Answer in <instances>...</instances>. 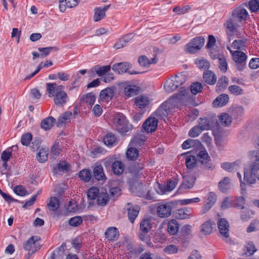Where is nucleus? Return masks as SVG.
I'll use <instances>...</instances> for the list:
<instances>
[{"mask_svg": "<svg viewBox=\"0 0 259 259\" xmlns=\"http://www.w3.org/2000/svg\"><path fill=\"white\" fill-rule=\"evenodd\" d=\"M46 89L49 97H54V102L58 106H63L68 100L67 94L64 91V87L56 83H47Z\"/></svg>", "mask_w": 259, "mask_h": 259, "instance_id": "obj_1", "label": "nucleus"}, {"mask_svg": "<svg viewBox=\"0 0 259 259\" xmlns=\"http://www.w3.org/2000/svg\"><path fill=\"white\" fill-rule=\"evenodd\" d=\"M186 81L185 74L179 73L168 78L164 84V88L166 92L171 93L176 90Z\"/></svg>", "mask_w": 259, "mask_h": 259, "instance_id": "obj_2", "label": "nucleus"}, {"mask_svg": "<svg viewBox=\"0 0 259 259\" xmlns=\"http://www.w3.org/2000/svg\"><path fill=\"white\" fill-rule=\"evenodd\" d=\"M113 123L116 130L122 135H126L131 130V125H128L127 121L123 114L118 113L114 115Z\"/></svg>", "mask_w": 259, "mask_h": 259, "instance_id": "obj_3", "label": "nucleus"}, {"mask_svg": "<svg viewBox=\"0 0 259 259\" xmlns=\"http://www.w3.org/2000/svg\"><path fill=\"white\" fill-rule=\"evenodd\" d=\"M204 42L205 39L202 36L196 37L186 45L185 51L190 54L195 53L201 49Z\"/></svg>", "mask_w": 259, "mask_h": 259, "instance_id": "obj_4", "label": "nucleus"}, {"mask_svg": "<svg viewBox=\"0 0 259 259\" xmlns=\"http://www.w3.org/2000/svg\"><path fill=\"white\" fill-rule=\"evenodd\" d=\"M39 240L40 238L38 236H33L31 237L23 243V248L26 251H31V253L30 252L28 253V255H31L39 249L40 247Z\"/></svg>", "mask_w": 259, "mask_h": 259, "instance_id": "obj_5", "label": "nucleus"}, {"mask_svg": "<svg viewBox=\"0 0 259 259\" xmlns=\"http://www.w3.org/2000/svg\"><path fill=\"white\" fill-rule=\"evenodd\" d=\"M218 226L221 237L227 242H230L229 224L227 220L223 218L219 219Z\"/></svg>", "mask_w": 259, "mask_h": 259, "instance_id": "obj_6", "label": "nucleus"}, {"mask_svg": "<svg viewBox=\"0 0 259 259\" xmlns=\"http://www.w3.org/2000/svg\"><path fill=\"white\" fill-rule=\"evenodd\" d=\"M158 125V119L156 117H150L143 124L144 129L148 133H152L156 129Z\"/></svg>", "mask_w": 259, "mask_h": 259, "instance_id": "obj_7", "label": "nucleus"}, {"mask_svg": "<svg viewBox=\"0 0 259 259\" xmlns=\"http://www.w3.org/2000/svg\"><path fill=\"white\" fill-rule=\"evenodd\" d=\"M132 64L128 62H123L114 64L112 66V69L115 72L120 74L127 72L132 68Z\"/></svg>", "mask_w": 259, "mask_h": 259, "instance_id": "obj_8", "label": "nucleus"}, {"mask_svg": "<svg viewBox=\"0 0 259 259\" xmlns=\"http://www.w3.org/2000/svg\"><path fill=\"white\" fill-rule=\"evenodd\" d=\"M171 208L169 204H161L157 208V215L162 218H167L170 215Z\"/></svg>", "mask_w": 259, "mask_h": 259, "instance_id": "obj_9", "label": "nucleus"}, {"mask_svg": "<svg viewBox=\"0 0 259 259\" xmlns=\"http://www.w3.org/2000/svg\"><path fill=\"white\" fill-rule=\"evenodd\" d=\"M232 16L233 18H237L240 21H245L248 17L247 10L242 7H238L232 12Z\"/></svg>", "mask_w": 259, "mask_h": 259, "instance_id": "obj_10", "label": "nucleus"}, {"mask_svg": "<svg viewBox=\"0 0 259 259\" xmlns=\"http://www.w3.org/2000/svg\"><path fill=\"white\" fill-rule=\"evenodd\" d=\"M127 215L130 221L133 223L136 217L138 216L140 207L138 205L132 206L131 204L128 203L127 204Z\"/></svg>", "mask_w": 259, "mask_h": 259, "instance_id": "obj_11", "label": "nucleus"}, {"mask_svg": "<svg viewBox=\"0 0 259 259\" xmlns=\"http://www.w3.org/2000/svg\"><path fill=\"white\" fill-rule=\"evenodd\" d=\"M241 164L240 160H237L233 162H223L221 167L225 170L234 172L238 170Z\"/></svg>", "mask_w": 259, "mask_h": 259, "instance_id": "obj_12", "label": "nucleus"}, {"mask_svg": "<svg viewBox=\"0 0 259 259\" xmlns=\"http://www.w3.org/2000/svg\"><path fill=\"white\" fill-rule=\"evenodd\" d=\"M179 97H177L176 95L172 96L169 98L167 101L164 103L169 108V110L171 111L172 109L178 108L181 103H183Z\"/></svg>", "mask_w": 259, "mask_h": 259, "instance_id": "obj_13", "label": "nucleus"}, {"mask_svg": "<svg viewBox=\"0 0 259 259\" xmlns=\"http://www.w3.org/2000/svg\"><path fill=\"white\" fill-rule=\"evenodd\" d=\"M228 49L232 53L233 60L236 63H245L247 59V56L246 54L241 51H235L232 52L230 50V48L228 47Z\"/></svg>", "mask_w": 259, "mask_h": 259, "instance_id": "obj_14", "label": "nucleus"}, {"mask_svg": "<svg viewBox=\"0 0 259 259\" xmlns=\"http://www.w3.org/2000/svg\"><path fill=\"white\" fill-rule=\"evenodd\" d=\"M114 93V88H107L101 91L100 98L102 100L109 101L112 99Z\"/></svg>", "mask_w": 259, "mask_h": 259, "instance_id": "obj_15", "label": "nucleus"}, {"mask_svg": "<svg viewBox=\"0 0 259 259\" xmlns=\"http://www.w3.org/2000/svg\"><path fill=\"white\" fill-rule=\"evenodd\" d=\"M203 77L205 82L210 85H213L216 83L217 75L210 70L205 71L203 73Z\"/></svg>", "mask_w": 259, "mask_h": 259, "instance_id": "obj_16", "label": "nucleus"}, {"mask_svg": "<svg viewBox=\"0 0 259 259\" xmlns=\"http://www.w3.org/2000/svg\"><path fill=\"white\" fill-rule=\"evenodd\" d=\"M171 112L169 108L163 103L154 112V115L158 118H163L166 117Z\"/></svg>", "mask_w": 259, "mask_h": 259, "instance_id": "obj_17", "label": "nucleus"}, {"mask_svg": "<svg viewBox=\"0 0 259 259\" xmlns=\"http://www.w3.org/2000/svg\"><path fill=\"white\" fill-rule=\"evenodd\" d=\"M229 96L227 94H221L219 96L212 102L213 106L214 107H222L229 101Z\"/></svg>", "mask_w": 259, "mask_h": 259, "instance_id": "obj_18", "label": "nucleus"}, {"mask_svg": "<svg viewBox=\"0 0 259 259\" xmlns=\"http://www.w3.org/2000/svg\"><path fill=\"white\" fill-rule=\"evenodd\" d=\"M106 238L110 241L116 240L118 238L119 233L115 227H110L105 233Z\"/></svg>", "mask_w": 259, "mask_h": 259, "instance_id": "obj_19", "label": "nucleus"}, {"mask_svg": "<svg viewBox=\"0 0 259 259\" xmlns=\"http://www.w3.org/2000/svg\"><path fill=\"white\" fill-rule=\"evenodd\" d=\"M157 62L156 57L149 59L146 56H140L138 59V62L140 65L145 68L148 67L151 64H155Z\"/></svg>", "mask_w": 259, "mask_h": 259, "instance_id": "obj_20", "label": "nucleus"}, {"mask_svg": "<svg viewBox=\"0 0 259 259\" xmlns=\"http://www.w3.org/2000/svg\"><path fill=\"white\" fill-rule=\"evenodd\" d=\"M196 181V178L193 175H187L184 177V181L181 187L185 189L191 188Z\"/></svg>", "mask_w": 259, "mask_h": 259, "instance_id": "obj_21", "label": "nucleus"}, {"mask_svg": "<svg viewBox=\"0 0 259 259\" xmlns=\"http://www.w3.org/2000/svg\"><path fill=\"white\" fill-rule=\"evenodd\" d=\"M214 223L211 220H208L205 222L202 225L201 232L204 235L210 234L212 232L213 227Z\"/></svg>", "mask_w": 259, "mask_h": 259, "instance_id": "obj_22", "label": "nucleus"}, {"mask_svg": "<svg viewBox=\"0 0 259 259\" xmlns=\"http://www.w3.org/2000/svg\"><path fill=\"white\" fill-rule=\"evenodd\" d=\"M149 98L145 95H140L135 99V103L140 108H143L148 105Z\"/></svg>", "mask_w": 259, "mask_h": 259, "instance_id": "obj_23", "label": "nucleus"}, {"mask_svg": "<svg viewBox=\"0 0 259 259\" xmlns=\"http://www.w3.org/2000/svg\"><path fill=\"white\" fill-rule=\"evenodd\" d=\"M231 186V181L229 178L224 177L218 184L219 190L223 193L226 192Z\"/></svg>", "mask_w": 259, "mask_h": 259, "instance_id": "obj_24", "label": "nucleus"}, {"mask_svg": "<svg viewBox=\"0 0 259 259\" xmlns=\"http://www.w3.org/2000/svg\"><path fill=\"white\" fill-rule=\"evenodd\" d=\"M256 178H257L256 175L244 168V179L248 184H255L256 182Z\"/></svg>", "mask_w": 259, "mask_h": 259, "instance_id": "obj_25", "label": "nucleus"}, {"mask_svg": "<svg viewBox=\"0 0 259 259\" xmlns=\"http://www.w3.org/2000/svg\"><path fill=\"white\" fill-rule=\"evenodd\" d=\"M220 123L224 126H229L232 121V118L229 114L226 113H222L219 117Z\"/></svg>", "mask_w": 259, "mask_h": 259, "instance_id": "obj_26", "label": "nucleus"}, {"mask_svg": "<svg viewBox=\"0 0 259 259\" xmlns=\"http://www.w3.org/2000/svg\"><path fill=\"white\" fill-rule=\"evenodd\" d=\"M95 96L92 93H89L83 95L80 98V101L88 105H93L95 102Z\"/></svg>", "mask_w": 259, "mask_h": 259, "instance_id": "obj_27", "label": "nucleus"}, {"mask_svg": "<svg viewBox=\"0 0 259 259\" xmlns=\"http://www.w3.org/2000/svg\"><path fill=\"white\" fill-rule=\"evenodd\" d=\"M112 169L114 174L119 175L123 171L124 164L120 161H115L112 164Z\"/></svg>", "mask_w": 259, "mask_h": 259, "instance_id": "obj_28", "label": "nucleus"}, {"mask_svg": "<svg viewBox=\"0 0 259 259\" xmlns=\"http://www.w3.org/2000/svg\"><path fill=\"white\" fill-rule=\"evenodd\" d=\"M48 149L46 148H41L37 153V159L39 162H45L48 159Z\"/></svg>", "mask_w": 259, "mask_h": 259, "instance_id": "obj_29", "label": "nucleus"}, {"mask_svg": "<svg viewBox=\"0 0 259 259\" xmlns=\"http://www.w3.org/2000/svg\"><path fill=\"white\" fill-rule=\"evenodd\" d=\"M55 121L56 120L54 117L52 116L48 117L42 120L41 127L45 130H48L53 126V124Z\"/></svg>", "mask_w": 259, "mask_h": 259, "instance_id": "obj_30", "label": "nucleus"}, {"mask_svg": "<svg viewBox=\"0 0 259 259\" xmlns=\"http://www.w3.org/2000/svg\"><path fill=\"white\" fill-rule=\"evenodd\" d=\"M228 85V79L225 76H221L218 80L217 85V91H224Z\"/></svg>", "mask_w": 259, "mask_h": 259, "instance_id": "obj_31", "label": "nucleus"}, {"mask_svg": "<svg viewBox=\"0 0 259 259\" xmlns=\"http://www.w3.org/2000/svg\"><path fill=\"white\" fill-rule=\"evenodd\" d=\"M179 224L176 220H171L168 224L167 230L171 235L176 234L179 230Z\"/></svg>", "mask_w": 259, "mask_h": 259, "instance_id": "obj_32", "label": "nucleus"}, {"mask_svg": "<svg viewBox=\"0 0 259 259\" xmlns=\"http://www.w3.org/2000/svg\"><path fill=\"white\" fill-rule=\"evenodd\" d=\"M72 113L70 111H66L59 117L58 120L59 126H62L63 124L68 122L72 116Z\"/></svg>", "mask_w": 259, "mask_h": 259, "instance_id": "obj_33", "label": "nucleus"}, {"mask_svg": "<svg viewBox=\"0 0 259 259\" xmlns=\"http://www.w3.org/2000/svg\"><path fill=\"white\" fill-rule=\"evenodd\" d=\"M94 176L95 179L98 181L105 179V176L103 172V167L101 165H98L94 168Z\"/></svg>", "mask_w": 259, "mask_h": 259, "instance_id": "obj_34", "label": "nucleus"}, {"mask_svg": "<svg viewBox=\"0 0 259 259\" xmlns=\"http://www.w3.org/2000/svg\"><path fill=\"white\" fill-rule=\"evenodd\" d=\"M106 16L105 13L102 11L101 7L94 9V15L93 20L95 22H98L104 19Z\"/></svg>", "mask_w": 259, "mask_h": 259, "instance_id": "obj_35", "label": "nucleus"}, {"mask_svg": "<svg viewBox=\"0 0 259 259\" xmlns=\"http://www.w3.org/2000/svg\"><path fill=\"white\" fill-rule=\"evenodd\" d=\"M48 206L52 211L56 210L60 206L59 200L56 197H51Z\"/></svg>", "mask_w": 259, "mask_h": 259, "instance_id": "obj_36", "label": "nucleus"}, {"mask_svg": "<svg viewBox=\"0 0 259 259\" xmlns=\"http://www.w3.org/2000/svg\"><path fill=\"white\" fill-rule=\"evenodd\" d=\"M110 68L111 67L109 65L103 66L96 65L94 66L95 71L99 76H101L108 72L110 71Z\"/></svg>", "mask_w": 259, "mask_h": 259, "instance_id": "obj_37", "label": "nucleus"}, {"mask_svg": "<svg viewBox=\"0 0 259 259\" xmlns=\"http://www.w3.org/2000/svg\"><path fill=\"white\" fill-rule=\"evenodd\" d=\"M197 162L196 158L191 155H188L186 158L185 163L186 166L190 169L194 168Z\"/></svg>", "mask_w": 259, "mask_h": 259, "instance_id": "obj_38", "label": "nucleus"}, {"mask_svg": "<svg viewBox=\"0 0 259 259\" xmlns=\"http://www.w3.org/2000/svg\"><path fill=\"white\" fill-rule=\"evenodd\" d=\"M97 203L99 205L104 206L108 202L109 198L107 193H100L97 197Z\"/></svg>", "mask_w": 259, "mask_h": 259, "instance_id": "obj_39", "label": "nucleus"}, {"mask_svg": "<svg viewBox=\"0 0 259 259\" xmlns=\"http://www.w3.org/2000/svg\"><path fill=\"white\" fill-rule=\"evenodd\" d=\"M197 161L202 163L206 164L209 160V157L206 150L201 151L197 154Z\"/></svg>", "mask_w": 259, "mask_h": 259, "instance_id": "obj_40", "label": "nucleus"}, {"mask_svg": "<svg viewBox=\"0 0 259 259\" xmlns=\"http://www.w3.org/2000/svg\"><path fill=\"white\" fill-rule=\"evenodd\" d=\"M103 142L105 145L112 146L116 142V138L111 134H107L103 138Z\"/></svg>", "mask_w": 259, "mask_h": 259, "instance_id": "obj_41", "label": "nucleus"}, {"mask_svg": "<svg viewBox=\"0 0 259 259\" xmlns=\"http://www.w3.org/2000/svg\"><path fill=\"white\" fill-rule=\"evenodd\" d=\"M151 228L150 220L148 219H144L140 224V229L142 232L148 233Z\"/></svg>", "mask_w": 259, "mask_h": 259, "instance_id": "obj_42", "label": "nucleus"}, {"mask_svg": "<svg viewBox=\"0 0 259 259\" xmlns=\"http://www.w3.org/2000/svg\"><path fill=\"white\" fill-rule=\"evenodd\" d=\"M38 50L40 52V56L44 57L48 56L51 51H58V48L57 47L39 48Z\"/></svg>", "mask_w": 259, "mask_h": 259, "instance_id": "obj_43", "label": "nucleus"}, {"mask_svg": "<svg viewBox=\"0 0 259 259\" xmlns=\"http://www.w3.org/2000/svg\"><path fill=\"white\" fill-rule=\"evenodd\" d=\"M139 151L135 148H130L126 151V157L130 160L136 159L139 156Z\"/></svg>", "mask_w": 259, "mask_h": 259, "instance_id": "obj_44", "label": "nucleus"}, {"mask_svg": "<svg viewBox=\"0 0 259 259\" xmlns=\"http://www.w3.org/2000/svg\"><path fill=\"white\" fill-rule=\"evenodd\" d=\"M182 90L179 93V94L176 95L177 97H179L181 100L183 102H185L190 99V95L189 90H186L182 88Z\"/></svg>", "mask_w": 259, "mask_h": 259, "instance_id": "obj_45", "label": "nucleus"}, {"mask_svg": "<svg viewBox=\"0 0 259 259\" xmlns=\"http://www.w3.org/2000/svg\"><path fill=\"white\" fill-rule=\"evenodd\" d=\"M218 59L220 70L225 72L227 70V63L225 56L222 55Z\"/></svg>", "mask_w": 259, "mask_h": 259, "instance_id": "obj_46", "label": "nucleus"}, {"mask_svg": "<svg viewBox=\"0 0 259 259\" xmlns=\"http://www.w3.org/2000/svg\"><path fill=\"white\" fill-rule=\"evenodd\" d=\"M198 126L202 130H208L210 128L209 121L206 117L200 118L199 119Z\"/></svg>", "mask_w": 259, "mask_h": 259, "instance_id": "obj_47", "label": "nucleus"}, {"mask_svg": "<svg viewBox=\"0 0 259 259\" xmlns=\"http://www.w3.org/2000/svg\"><path fill=\"white\" fill-rule=\"evenodd\" d=\"M139 238L141 241L145 242L146 245L149 247H152L153 246L152 243L150 241V237L147 234V233L143 232L139 234Z\"/></svg>", "mask_w": 259, "mask_h": 259, "instance_id": "obj_48", "label": "nucleus"}, {"mask_svg": "<svg viewBox=\"0 0 259 259\" xmlns=\"http://www.w3.org/2000/svg\"><path fill=\"white\" fill-rule=\"evenodd\" d=\"M198 144L200 145V143L198 140H195L193 139H188L185 141L182 144V146L183 149H187L192 147L194 146L195 145Z\"/></svg>", "mask_w": 259, "mask_h": 259, "instance_id": "obj_49", "label": "nucleus"}, {"mask_svg": "<svg viewBox=\"0 0 259 259\" xmlns=\"http://www.w3.org/2000/svg\"><path fill=\"white\" fill-rule=\"evenodd\" d=\"M203 87L199 82H194L191 85V92L193 95H196L201 92Z\"/></svg>", "mask_w": 259, "mask_h": 259, "instance_id": "obj_50", "label": "nucleus"}, {"mask_svg": "<svg viewBox=\"0 0 259 259\" xmlns=\"http://www.w3.org/2000/svg\"><path fill=\"white\" fill-rule=\"evenodd\" d=\"M79 177L82 180L89 182L91 178V171L89 170L83 169L79 172Z\"/></svg>", "mask_w": 259, "mask_h": 259, "instance_id": "obj_51", "label": "nucleus"}, {"mask_svg": "<svg viewBox=\"0 0 259 259\" xmlns=\"http://www.w3.org/2000/svg\"><path fill=\"white\" fill-rule=\"evenodd\" d=\"M99 193L98 189L96 187H93L89 189L87 195L89 199L93 200L97 198Z\"/></svg>", "mask_w": 259, "mask_h": 259, "instance_id": "obj_52", "label": "nucleus"}, {"mask_svg": "<svg viewBox=\"0 0 259 259\" xmlns=\"http://www.w3.org/2000/svg\"><path fill=\"white\" fill-rule=\"evenodd\" d=\"M225 26L230 32H234L237 28L234 20L232 18L228 19L225 24Z\"/></svg>", "mask_w": 259, "mask_h": 259, "instance_id": "obj_53", "label": "nucleus"}, {"mask_svg": "<svg viewBox=\"0 0 259 259\" xmlns=\"http://www.w3.org/2000/svg\"><path fill=\"white\" fill-rule=\"evenodd\" d=\"M191 211L188 209H180L178 210V217L180 219H186L189 218Z\"/></svg>", "mask_w": 259, "mask_h": 259, "instance_id": "obj_54", "label": "nucleus"}, {"mask_svg": "<svg viewBox=\"0 0 259 259\" xmlns=\"http://www.w3.org/2000/svg\"><path fill=\"white\" fill-rule=\"evenodd\" d=\"M232 47L237 50V51L243 50L245 47V41L241 39L235 40L232 43Z\"/></svg>", "mask_w": 259, "mask_h": 259, "instance_id": "obj_55", "label": "nucleus"}, {"mask_svg": "<svg viewBox=\"0 0 259 259\" xmlns=\"http://www.w3.org/2000/svg\"><path fill=\"white\" fill-rule=\"evenodd\" d=\"M196 64L198 67L200 69H208L210 64L207 60L204 59H197L196 60Z\"/></svg>", "mask_w": 259, "mask_h": 259, "instance_id": "obj_56", "label": "nucleus"}, {"mask_svg": "<svg viewBox=\"0 0 259 259\" xmlns=\"http://www.w3.org/2000/svg\"><path fill=\"white\" fill-rule=\"evenodd\" d=\"M137 87L135 85H128L124 89L125 94L127 97L135 95L137 93Z\"/></svg>", "mask_w": 259, "mask_h": 259, "instance_id": "obj_57", "label": "nucleus"}, {"mask_svg": "<svg viewBox=\"0 0 259 259\" xmlns=\"http://www.w3.org/2000/svg\"><path fill=\"white\" fill-rule=\"evenodd\" d=\"M229 91L235 95H240L243 94V90L239 86L232 85L229 87Z\"/></svg>", "mask_w": 259, "mask_h": 259, "instance_id": "obj_58", "label": "nucleus"}, {"mask_svg": "<svg viewBox=\"0 0 259 259\" xmlns=\"http://www.w3.org/2000/svg\"><path fill=\"white\" fill-rule=\"evenodd\" d=\"M248 6L250 10L252 12H256L259 10V1L252 0L249 2Z\"/></svg>", "mask_w": 259, "mask_h": 259, "instance_id": "obj_59", "label": "nucleus"}, {"mask_svg": "<svg viewBox=\"0 0 259 259\" xmlns=\"http://www.w3.org/2000/svg\"><path fill=\"white\" fill-rule=\"evenodd\" d=\"M32 136L30 133H26L23 135L21 139V142L23 145L27 146L29 144L30 141L32 140Z\"/></svg>", "mask_w": 259, "mask_h": 259, "instance_id": "obj_60", "label": "nucleus"}, {"mask_svg": "<svg viewBox=\"0 0 259 259\" xmlns=\"http://www.w3.org/2000/svg\"><path fill=\"white\" fill-rule=\"evenodd\" d=\"M82 222V219L81 217L76 216L69 219V224L70 226L76 227L79 225Z\"/></svg>", "mask_w": 259, "mask_h": 259, "instance_id": "obj_61", "label": "nucleus"}, {"mask_svg": "<svg viewBox=\"0 0 259 259\" xmlns=\"http://www.w3.org/2000/svg\"><path fill=\"white\" fill-rule=\"evenodd\" d=\"M190 8V6L188 5L185 6L182 8H180L179 7H176L174 8L173 11L178 15H182L188 12Z\"/></svg>", "mask_w": 259, "mask_h": 259, "instance_id": "obj_62", "label": "nucleus"}, {"mask_svg": "<svg viewBox=\"0 0 259 259\" xmlns=\"http://www.w3.org/2000/svg\"><path fill=\"white\" fill-rule=\"evenodd\" d=\"M202 131L198 125L195 126L190 130L189 135L191 137H197Z\"/></svg>", "mask_w": 259, "mask_h": 259, "instance_id": "obj_63", "label": "nucleus"}, {"mask_svg": "<svg viewBox=\"0 0 259 259\" xmlns=\"http://www.w3.org/2000/svg\"><path fill=\"white\" fill-rule=\"evenodd\" d=\"M245 169L250 172L256 175L259 170V163L258 162H253L249 166L245 167Z\"/></svg>", "mask_w": 259, "mask_h": 259, "instance_id": "obj_64", "label": "nucleus"}]
</instances>
